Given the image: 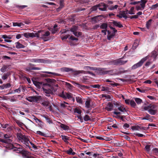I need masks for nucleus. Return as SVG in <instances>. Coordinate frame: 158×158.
Wrapping results in <instances>:
<instances>
[{
  "instance_id": "obj_1",
  "label": "nucleus",
  "mask_w": 158,
  "mask_h": 158,
  "mask_svg": "<svg viewBox=\"0 0 158 158\" xmlns=\"http://www.w3.org/2000/svg\"><path fill=\"white\" fill-rule=\"evenodd\" d=\"M33 84L37 87L42 88L46 96L48 97L50 96V95L53 94L52 88L50 85L48 84H43L41 82H39L35 81L32 79Z\"/></svg>"
},
{
  "instance_id": "obj_2",
  "label": "nucleus",
  "mask_w": 158,
  "mask_h": 158,
  "mask_svg": "<svg viewBox=\"0 0 158 158\" xmlns=\"http://www.w3.org/2000/svg\"><path fill=\"white\" fill-rule=\"evenodd\" d=\"M17 138L19 141L24 144L26 146V148H30V147L29 146V143H31L33 148L36 149V147L33 143L29 141V137L25 135H23L20 133H18L17 135Z\"/></svg>"
},
{
  "instance_id": "obj_3",
  "label": "nucleus",
  "mask_w": 158,
  "mask_h": 158,
  "mask_svg": "<svg viewBox=\"0 0 158 158\" xmlns=\"http://www.w3.org/2000/svg\"><path fill=\"white\" fill-rule=\"evenodd\" d=\"M143 109L145 110H148L151 114L154 115L157 112L156 106L153 104H150L148 106H144Z\"/></svg>"
},
{
  "instance_id": "obj_4",
  "label": "nucleus",
  "mask_w": 158,
  "mask_h": 158,
  "mask_svg": "<svg viewBox=\"0 0 158 158\" xmlns=\"http://www.w3.org/2000/svg\"><path fill=\"white\" fill-rule=\"evenodd\" d=\"M148 58V56H147L143 58L139 62L133 65L131 67V69H135L141 67L144 62L146 61Z\"/></svg>"
},
{
  "instance_id": "obj_5",
  "label": "nucleus",
  "mask_w": 158,
  "mask_h": 158,
  "mask_svg": "<svg viewBox=\"0 0 158 158\" xmlns=\"http://www.w3.org/2000/svg\"><path fill=\"white\" fill-rule=\"evenodd\" d=\"M11 137L9 134H5L4 135V139H0V141L6 143H11L12 140Z\"/></svg>"
},
{
  "instance_id": "obj_6",
  "label": "nucleus",
  "mask_w": 158,
  "mask_h": 158,
  "mask_svg": "<svg viewBox=\"0 0 158 158\" xmlns=\"http://www.w3.org/2000/svg\"><path fill=\"white\" fill-rule=\"evenodd\" d=\"M147 1L148 0H141L140 1H139L141 3L139 5L136 6L135 9L136 10L139 11L143 10L145 7V4Z\"/></svg>"
},
{
  "instance_id": "obj_7",
  "label": "nucleus",
  "mask_w": 158,
  "mask_h": 158,
  "mask_svg": "<svg viewBox=\"0 0 158 158\" xmlns=\"http://www.w3.org/2000/svg\"><path fill=\"white\" fill-rule=\"evenodd\" d=\"M78 30L77 27L73 26L70 29L71 31L72 32L73 34L76 36H78L81 35V33L80 32H78L77 31Z\"/></svg>"
},
{
  "instance_id": "obj_8",
  "label": "nucleus",
  "mask_w": 158,
  "mask_h": 158,
  "mask_svg": "<svg viewBox=\"0 0 158 158\" xmlns=\"http://www.w3.org/2000/svg\"><path fill=\"white\" fill-rule=\"evenodd\" d=\"M50 32L48 31H43V37H42V39L45 41L49 40V38L48 36L50 35Z\"/></svg>"
},
{
  "instance_id": "obj_9",
  "label": "nucleus",
  "mask_w": 158,
  "mask_h": 158,
  "mask_svg": "<svg viewBox=\"0 0 158 158\" xmlns=\"http://www.w3.org/2000/svg\"><path fill=\"white\" fill-rule=\"evenodd\" d=\"M42 105L46 109H49L50 110H52V106L51 103L48 101H45L42 103Z\"/></svg>"
},
{
  "instance_id": "obj_10",
  "label": "nucleus",
  "mask_w": 158,
  "mask_h": 158,
  "mask_svg": "<svg viewBox=\"0 0 158 158\" xmlns=\"http://www.w3.org/2000/svg\"><path fill=\"white\" fill-rule=\"evenodd\" d=\"M98 9L102 11L106 10L107 6L104 3H102L98 5Z\"/></svg>"
},
{
  "instance_id": "obj_11",
  "label": "nucleus",
  "mask_w": 158,
  "mask_h": 158,
  "mask_svg": "<svg viewBox=\"0 0 158 158\" xmlns=\"http://www.w3.org/2000/svg\"><path fill=\"white\" fill-rule=\"evenodd\" d=\"M23 35L26 38L35 37L34 33H25L23 34Z\"/></svg>"
},
{
  "instance_id": "obj_12",
  "label": "nucleus",
  "mask_w": 158,
  "mask_h": 158,
  "mask_svg": "<svg viewBox=\"0 0 158 158\" xmlns=\"http://www.w3.org/2000/svg\"><path fill=\"white\" fill-rule=\"evenodd\" d=\"M43 31H39L35 33V37L40 38L42 39L43 35Z\"/></svg>"
},
{
  "instance_id": "obj_13",
  "label": "nucleus",
  "mask_w": 158,
  "mask_h": 158,
  "mask_svg": "<svg viewBox=\"0 0 158 158\" xmlns=\"http://www.w3.org/2000/svg\"><path fill=\"white\" fill-rule=\"evenodd\" d=\"M70 31H69L68 30L65 31L64 32H62V33H66L67 34L66 35H64L63 36H62L61 38L62 40H64V39H66L67 38H68L70 36Z\"/></svg>"
},
{
  "instance_id": "obj_14",
  "label": "nucleus",
  "mask_w": 158,
  "mask_h": 158,
  "mask_svg": "<svg viewBox=\"0 0 158 158\" xmlns=\"http://www.w3.org/2000/svg\"><path fill=\"white\" fill-rule=\"evenodd\" d=\"M112 23L114 25L118 27H119L120 28L123 27L122 25L119 22H117L115 21H113Z\"/></svg>"
},
{
  "instance_id": "obj_15",
  "label": "nucleus",
  "mask_w": 158,
  "mask_h": 158,
  "mask_svg": "<svg viewBox=\"0 0 158 158\" xmlns=\"http://www.w3.org/2000/svg\"><path fill=\"white\" fill-rule=\"evenodd\" d=\"M107 39L109 40H110L114 36V35L113 33H111L109 31H107Z\"/></svg>"
},
{
  "instance_id": "obj_16",
  "label": "nucleus",
  "mask_w": 158,
  "mask_h": 158,
  "mask_svg": "<svg viewBox=\"0 0 158 158\" xmlns=\"http://www.w3.org/2000/svg\"><path fill=\"white\" fill-rule=\"evenodd\" d=\"M118 7V5H117L114 6L112 5L109 7L108 9L111 10H117Z\"/></svg>"
},
{
  "instance_id": "obj_17",
  "label": "nucleus",
  "mask_w": 158,
  "mask_h": 158,
  "mask_svg": "<svg viewBox=\"0 0 158 158\" xmlns=\"http://www.w3.org/2000/svg\"><path fill=\"white\" fill-rule=\"evenodd\" d=\"M57 27V25L56 24H55L53 28H50L49 29V30L52 31V34H54L56 33V32L57 31V30L56 28Z\"/></svg>"
},
{
  "instance_id": "obj_18",
  "label": "nucleus",
  "mask_w": 158,
  "mask_h": 158,
  "mask_svg": "<svg viewBox=\"0 0 158 158\" xmlns=\"http://www.w3.org/2000/svg\"><path fill=\"white\" fill-rule=\"evenodd\" d=\"M118 109L119 110L123 112L126 111V110L125 109V107L123 105H121L120 106L118 107Z\"/></svg>"
},
{
  "instance_id": "obj_19",
  "label": "nucleus",
  "mask_w": 158,
  "mask_h": 158,
  "mask_svg": "<svg viewBox=\"0 0 158 158\" xmlns=\"http://www.w3.org/2000/svg\"><path fill=\"white\" fill-rule=\"evenodd\" d=\"M128 14L130 15H134L135 13V8L134 7H132L128 11Z\"/></svg>"
},
{
  "instance_id": "obj_20",
  "label": "nucleus",
  "mask_w": 158,
  "mask_h": 158,
  "mask_svg": "<svg viewBox=\"0 0 158 158\" xmlns=\"http://www.w3.org/2000/svg\"><path fill=\"white\" fill-rule=\"evenodd\" d=\"M16 47L17 48H23L25 46L23 45L20 44L19 42L15 43Z\"/></svg>"
},
{
  "instance_id": "obj_21",
  "label": "nucleus",
  "mask_w": 158,
  "mask_h": 158,
  "mask_svg": "<svg viewBox=\"0 0 158 158\" xmlns=\"http://www.w3.org/2000/svg\"><path fill=\"white\" fill-rule=\"evenodd\" d=\"M60 127L65 131H68L69 130V127L68 126L63 124H61Z\"/></svg>"
},
{
  "instance_id": "obj_22",
  "label": "nucleus",
  "mask_w": 158,
  "mask_h": 158,
  "mask_svg": "<svg viewBox=\"0 0 158 158\" xmlns=\"http://www.w3.org/2000/svg\"><path fill=\"white\" fill-rule=\"evenodd\" d=\"M113 105L110 102L108 103L107 105V110L108 111H110L112 109L113 107Z\"/></svg>"
},
{
  "instance_id": "obj_23",
  "label": "nucleus",
  "mask_w": 158,
  "mask_h": 158,
  "mask_svg": "<svg viewBox=\"0 0 158 158\" xmlns=\"http://www.w3.org/2000/svg\"><path fill=\"white\" fill-rule=\"evenodd\" d=\"M31 62L35 63H42L43 62V60L40 59H34L31 60Z\"/></svg>"
},
{
  "instance_id": "obj_24",
  "label": "nucleus",
  "mask_w": 158,
  "mask_h": 158,
  "mask_svg": "<svg viewBox=\"0 0 158 158\" xmlns=\"http://www.w3.org/2000/svg\"><path fill=\"white\" fill-rule=\"evenodd\" d=\"M152 20V19H150L147 22L146 24V27L148 29L149 28L151 25V22Z\"/></svg>"
},
{
  "instance_id": "obj_25",
  "label": "nucleus",
  "mask_w": 158,
  "mask_h": 158,
  "mask_svg": "<svg viewBox=\"0 0 158 158\" xmlns=\"http://www.w3.org/2000/svg\"><path fill=\"white\" fill-rule=\"evenodd\" d=\"M127 60L123 61L121 59H119L117 60V64H123L127 63Z\"/></svg>"
},
{
  "instance_id": "obj_26",
  "label": "nucleus",
  "mask_w": 158,
  "mask_h": 158,
  "mask_svg": "<svg viewBox=\"0 0 158 158\" xmlns=\"http://www.w3.org/2000/svg\"><path fill=\"white\" fill-rule=\"evenodd\" d=\"M131 129L133 131H140V127L138 126H133L132 127Z\"/></svg>"
},
{
  "instance_id": "obj_27",
  "label": "nucleus",
  "mask_w": 158,
  "mask_h": 158,
  "mask_svg": "<svg viewBox=\"0 0 158 158\" xmlns=\"http://www.w3.org/2000/svg\"><path fill=\"white\" fill-rule=\"evenodd\" d=\"M32 65H33L31 63H30L29 64V66H27V67H26L25 68V70L26 71H27V72H29L31 70H32V69H31L32 68V67H31V66Z\"/></svg>"
},
{
  "instance_id": "obj_28",
  "label": "nucleus",
  "mask_w": 158,
  "mask_h": 158,
  "mask_svg": "<svg viewBox=\"0 0 158 158\" xmlns=\"http://www.w3.org/2000/svg\"><path fill=\"white\" fill-rule=\"evenodd\" d=\"M67 153L69 155H74L75 153L73 152V150L71 148H70L69 150L67 151Z\"/></svg>"
},
{
  "instance_id": "obj_29",
  "label": "nucleus",
  "mask_w": 158,
  "mask_h": 158,
  "mask_svg": "<svg viewBox=\"0 0 158 158\" xmlns=\"http://www.w3.org/2000/svg\"><path fill=\"white\" fill-rule=\"evenodd\" d=\"M134 99L137 104H140L142 102V100L139 98H135Z\"/></svg>"
},
{
  "instance_id": "obj_30",
  "label": "nucleus",
  "mask_w": 158,
  "mask_h": 158,
  "mask_svg": "<svg viewBox=\"0 0 158 158\" xmlns=\"http://www.w3.org/2000/svg\"><path fill=\"white\" fill-rule=\"evenodd\" d=\"M10 74V73H9L4 74L2 77V79L4 80L6 79Z\"/></svg>"
},
{
  "instance_id": "obj_31",
  "label": "nucleus",
  "mask_w": 158,
  "mask_h": 158,
  "mask_svg": "<svg viewBox=\"0 0 158 158\" xmlns=\"http://www.w3.org/2000/svg\"><path fill=\"white\" fill-rule=\"evenodd\" d=\"M61 137L62 139L65 142H68V140H69V137L65 135H61Z\"/></svg>"
},
{
  "instance_id": "obj_32",
  "label": "nucleus",
  "mask_w": 158,
  "mask_h": 158,
  "mask_svg": "<svg viewBox=\"0 0 158 158\" xmlns=\"http://www.w3.org/2000/svg\"><path fill=\"white\" fill-rule=\"evenodd\" d=\"M72 94L70 93H65V98H68L70 99L72 98Z\"/></svg>"
},
{
  "instance_id": "obj_33",
  "label": "nucleus",
  "mask_w": 158,
  "mask_h": 158,
  "mask_svg": "<svg viewBox=\"0 0 158 158\" xmlns=\"http://www.w3.org/2000/svg\"><path fill=\"white\" fill-rule=\"evenodd\" d=\"M13 26H16L20 27L22 26L23 25V24L21 23H13Z\"/></svg>"
},
{
  "instance_id": "obj_34",
  "label": "nucleus",
  "mask_w": 158,
  "mask_h": 158,
  "mask_svg": "<svg viewBox=\"0 0 158 158\" xmlns=\"http://www.w3.org/2000/svg\"><path fill=\"white\" fill-rule=\"evenodd\" d=\"M76 100L77 102L80 104L82 103V100L81 98L80 97H76Z\"/></svg>"
},
{
  "instance_id": "obj_35",
  "label": "nucleus",
  "mask_w": 158,
  "mask_h": 158,
  "mask_svg": "<svg viewBox=\"0 0 158 158\" xmlns=\"http://www.w3.org/2000/svg\"><path fill=\"white\" fill-rule=\"evenodd\" d=\"M62 70L66 72H69V71H72L73 69L68 68H64L62 69Z\"/></svg>"
},
{
  "instance_id": "obj_36",
  "label": "nucleus",
  "mask_w": 158,
  "mask_h": 158,
  "mask_svg": "<svg viewBox=\"0 0 158 158\" xmlns=\"http://www.w3.org/2000/svg\"><path fill=\"white\" fill-rule=\"evenodd\" d=\"M15 121L16 123L20 127H22L24 125L23 123L19 120H16Z\"/></svg>"
},
{
  "instance_id": "obj_37",
  "label": "nucleus",
  "mask_w": 158,
  "mask_h": 158,
  "mask_svg": "<svg viewBox=\"0 0 158 158\" xmlns=\"http://www.w3.org/2000/svg\"><path fill=\"white\" fill-rule=\"evenodd\" d=\"M107 25L106 23H103L100 26V28L106 29L107 27Z\"/></svg>"
},
{
  "instance_id": "obj_38",
  "label": "nucleus",
  "mask_w": 158,
  "mask_h": 158,
  "mask_svg": "<svg viewBox=\"0 0 158 158\" xmlns=\"http://www.w3.org/2000/svg\"><path fill=\"white\" fill-rule=\"evenodd\" d=\"M84 119L85 121H87L90 120V117L88 115H85L84 117Z\"/></svg>"
},
{
  "instance_id": "obj_39",
  "label": "nucleus",
  "mask_w": 158,
  "mask_h": 158,
  "mask_svg": "<svg viewBox=\"0 0 158 158\" xmlns=\"http://www.w3.org/2000/svg\"><path fill=\"white\" fill-rule=\"evenodd\" d=\"M74 111L75 113H76L79 114H81V111L78 108H75L74 109Z\"/></svg>"
},
{
  "instance_id": "obj_40",
  "label": "nucleus",
  "mask_w": 158,
  "mask_h": 158,
  "mask_svg": "<svg viewBox=\"0 0 158 158\" xmlns=\"http://www.w3.org/2000/svg\"><path fill=\"white\" fill-rule=\"evenodd\" d=\"M130 105L132 107L134 108L136 106V103L133 100H131Z\"/></svg>"
},
{
  "instance_id": "obj_41",
  "label": "nucleus",
  "mask_w": 158,
  "mask_h": 158,
  "mask_svg": "<svg viewBox=\"0 0 158 158\" xmlns=\"http://www.w3.org/2000/svg\"><path fill=\"white\" fill-rule=\"evenodd\" d=\"M23 88L22 86H20L19 88L17 89H16L14 90V93H19L21 91V89Z\"/></svg>"
},
{
  "instance_id": "obj_42",
  "label": "nucleus",
  "mask_w": 158,
  "mask_h": 158,
  "mask_svg": "<svg viewBox=\"0 0 158 158\" xmlns=\"http://www.w3.org/2000/svg\"><path fill=\"white\" fill-rule=\"evenodd\" d=\"M158 7V3L152 5L150 7V9L151 10H155Z\"/></svg>"
},
{
  "instance_id": "obj_43",
  "label": "nucleus",
  "mask_w": 158,
  "mask_h": 158,
  "mask_svg": "<svg viewBox=\"0 0 158 158\" xmlns=\"http://www.w3.org/2000/svg\"><path fill=\"white\" fill-rule=\"evenodd\" d=\"M7 68V66L6 65L3 66L2 68L1 69V71L2 73L5 72L6 71V69Z\"/></svg>"
},
{
  "instance_id": "obj_44",
  "label": "nucleus",
  "mask_w": 158,
  "mask_h": 158,
  "mask_svg": "<svg viewBox=\"0 0 158 158\" xmlns=\"http://www.w3.org/2000/svg\"><path fill=\"white\" fill-rule=\"evenodd\" d=\"M10 85L9 83H8L5 85H3L2 86V89L7 88L10 87Z\"/></svg>"
},
{
  "instance_id": "obj_45",
  "label": "nucleus",
  "mask_w": 158,
  "mask_h": 158,
  "mask_svg": "<svg viewBox=\"0 0 158 158\" xmlns=\"http://www.w3.org/2000/svg\"><path fill=\"white\" fill-rule=\"evenodd\" d=\"M150 116V115L148 114H146L145 117H141V119L142 120H149V117Z\"/></svg>"
},
{
  "instance_id": "obj_46",
  "label": "nucleus",
  "mask_w": 158,
  "mask_h": 158,
  "mask_svg": "<svg viewBox=\"0 0 158 158\" xmlns=\"http://www.w3.org/2000/svg\"><path fill=\"white\" fill-rule=\"evenodd\" d=\"M152 146L151 145H147L145 147V148L146 150L148 152H149L151 149Z\"/></svg>"
},
{
  "instance_id": "obj_47",
  "label": "nucleus",
  "mask_w": 158,
  "mask_h": 158,
  "mask_svg": "<svg viewBox=\"0 0 158 158\" xmlns=\"http://www.w3.org/2000/svg\"><path fill=\"white\" fill-rule=\"evenodd\" d=\"M2 37L5 39H11V37L10 36H7V35H2Z\"/></svg>"
},
{
  "instance_id": "obj_48",
  "label": "nucleus",
  "mask_w": 158,
  "mask_h": 158,
  "mask_svg": "<svg viewBox=\"0 0 158 158\" xmlns=\"http://www.w3.org/2000/svg\"><path fill=\"white\" fill-rule=\"evenodd\" d=\"M85 107L87 108H89L90 107V102L89 101H87L85 103Z\"/></svg>"
},
{
  "instance_id": "obj_49",
  "label": "nucleus",
  "mask_w": 158,
  "mask_h": 158,
  "mask_svg": "<svg viewBox=\"0 0 158 158\" xmlns=\"http://www.w3.org/2000/svg\"><path fill=\"white\" fill-rule=\"evenodd\" d=\"M117 16L119 17L120 18H122V17H123L125 19H127V15H122L121 14L119 15H117Z\"/></svg>"
},
{
  "instance_id": "obj_50",
  "label": "nucleus",
  "mask_w": 158,
  "mask_h": 158,
  "mask_svg": "<svg viewBox=\"0 0 158 158\" xmlns=\"http://www.w3.org/2000/svg\"><path fill=\"white\" fill-rule=\"evenodd\" d=\"M98 17H99L98 16H97L92 18V20L93 21H94V23H96L98 20Z\"/></svg>"
},
{
  "instance_id": "obj_51",
  "label": "nucleus",
  "mask_w": 158,
  "mask_h": 158,
  "mask_svg": "<svg viewBox=\"0 0 158 158\" xmlns=\"http://www.w3.org/2000/svg\"><path fill=\"white\" fill-rule=\"evenodd\" d=\"M32 102H36L38 100V98L36 96L31 97Z\"/></svg>"
},
{
  "instance_id": "obj_52",
  "label": "nucleus",
  "mask_w": 158,
  "mask_h": 158,
  "mask_svg": "<svg viewBox=\"0 0 158 158\" xmlns=\"http://www.w3.org/2000/svg\"><path fill=\"white\" fill-rule=\"evenodd\" d=\"M109 90V88L107 87H102V90L103 91H108Z\"/></svg>"
},
{
  "instance_id": "obj_53",
  "label": "nucleus",
  "mask_w": 158,
  "mask_h": 158,
  "mask_svg": "<svg viewBox=\"0 0 158 158\" xmlns=\"http://www.w3.org/2000/svg\"><path fill=\"white\" fill-rule=\"evenodd\" d=\"M102 97H105L106 98L108 99L109 100L111 99V97L109 95H102Z\"/></svg>"
},
{
  "instance_id": "obj_54",
  "label": "nucleus",
  "mask_w": 158,
  "mask_h": 158,
  "mask_svg": "<svg viewBox=\"0 0 158 158\" xmlns=\"http://www.w3.org/2000/svg\"><path fill=\"white\" fill-rule=\"evenodd\" d=\"M15 150L17 151V152H20L22 151V149L20 148H15Z\"/></svg>"
},
{
  "instance_id": "obj_55",
  "label": "nucleus",
  "mask_w": 158,
  "mask_h": 158,
  "mask_svg": "<svg viewBox=\"0 0 158 158\" xmlns=\"http://www.w3.org/2000/svg\"><path fill=\"white\" fill-rule=\"evenodd\" d=\"M98 9V5L94 6L92 8V11H95Z\"/></svg>"
},
{
  "instance_id": "obj_56",
  "label": "nucleus",
  "mask_w": 158,
  "mask_h": 158,
  "mask_svg": "<svg viewBox=\"0 0 158 158\" xmlns=\"http://www.w3.org/2000/svg\"><path fill=\"white\" fill-rule=\"evenodd\" d=\"M66 93L64 92H63L62 94H60V96L63 98H65V93Z\"/></svg>"
},
{
  "instance_id": "obj_57",
  "label": "nucleus",
  "mask_w": 158,
  "mask_h": 158,
  "mask_svg": "<svg viewBox=\"0 0 158 158\" xmlns=\"http://www.w3.org/2000/svg\"><path fill=\"white\" fill-rule=\"evenodd\" d=\"M152 151L153 152L158 155V148H153L152 149Z\"/></svg>"
},
{
  "instance_id": "obj_58",
  "label": "nucleus",
  "mask_w": 158,
  "mask_h": 158,
  "mask_svg": "<svg viewBox=\"0 0 158 158\" xmlns=\"http://www.w3.org/2000/svg\"><path fill=\"white\" fill-rule=\"evenodd\" d=\"M91 86L93 88H97L98 89H99L100 88V85H92Z\"/></svg>"
},
{
  "instance_id": "obj_59",
  "label": "nucleus",
  "mask_w": 158,
  "mask_h": 158,
  "mask_svg": "<svg viewBox=\"0 0 158 158\" xmlns=\"http://www.w3.org/2000/svg\"><path fill=\"white\" fill-rule=\"evenodd\" d=\"M136 136H137L139 137H145V136L142 134H139V133H136L135 134Z\"/></svg>"
},
{
  "instance_id": "obj_60",
  "label": "nucleus",
  "mask_w": 158,
  "mask_h": 158,
  "mask_svg": "<svg viewBox=\"0 0 158 158\" xmlns=\"http://www.w3.org/2000/svg\"><path fill=\"white\" fill-rule=\"evenodd\" d=\"M69 39L70 40H78V39L77 38H75V37H73V36H70L69 37Z\"/></svg>"
},
{
  "instance_id": "obj_61",
  "label": "nucleus",
  "mask_w": 158,
  "mask_h": 158,
  "mask_svg": "<svg viewBox=\"0 0 158 158\" xmlns=\"http://www.w3.org/2000/svg\"><path fill=\"white\" fill-rule=\"evenodd\" d=\"M140 131H142V130H147L149 128V127H140Z\"/></svg>"
},
{
  "instance_id": "obj_62",
  "label": "nucleus",
  "mask_w": 158,
  "mask_h": 158,
  "mask_svg": "<svg viewBox=\"0 0 158 158\" xmlns=\"http://www.w3.org/2000/svg\"><path fill=\"white\" fill-rule=\"evenodd\" d=\"M45 119L47 121L48 123H52V120H50L49 118L47 117H45Z\"/></svg>"
},
{
  "instance_id": "obj_63",
  "label": "nucleus",
  "mask_w": 158,
  "mask_h": 158,
  "mask_svg": "<svg viewBox=\"0 0 158 158\" xmlns=\"http://www.w3.org/2000/svg\"><path fill=\"white\" fill-rule=\"evenodd\" d=\"M36 133L40 135H42V136H43L44 135V133H43L42 132H41V131H37L36 132Z\"/></svg>"
},
{
  "instance_id": "obj_64",
  "label": "nucleus",
  "mask_w": 158,
  "mask_h": 158,
  "mask_svg": "<svg viewBox=\"0 0 158 158\" xmlns=\"http://www.w3.org/2000/svg\"><path fill=\"white\" fill-rule=\"evenodd\" d=\"M123 127L126 129L127 128H128L129 127V125L127 123H125L123 126Z\"/></svg>"
}]
</instances>
